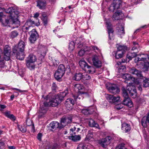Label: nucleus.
I'll return each instance as SVG.
<instances>
[{
    "label": "nucleus",
    "mask_w": 149,
    "mask_h": 149,
    "mask_svg": "<svg viewBox=\"0 0 149 149\" xmlns=\"http://www.w3.org/2000/svg\"><path fill=\"white\" fill-rule=\"evenodd\" d=\"M26 65L30 70L34 69L35 68V65L34 63L26 62Z\"/></svg>",
    "instance_id": "nucleus-38"
},
{
    "label": "nucleus",
    "mask_w": 149,
    "mask_h": 149,
    "mask_svg": "<svg viewBox=\"0 0 149 149\" xmlns=\"http://www.w3.org/2000/svg\"><path fill=\"white\" fill-rule=\"evenodd\" d=\"M60 103V101L56 98V96L54 98L50 100L48 102H44L42 105L41 104L38 117L39 118H41L43 115L46 113L49 107H55L57 106Z\"/></svg>",
    "instance_id": "nucleus-3"
},
{
    "label": "nucleus",
    "mask_w": 149,
    "mask_h": 149,
    "mask_svg": "<svg viewBox=\"0 0 149 149\" xmlns=\"http://www.w3.org/2000/svg\"><path fill=\"white\" fill-rule=\"evenodd\" d=\"M118 32L120 33L124 34L125 33L124 29L123 27L121 26L120 29L118 30Z\"/></svg>",
    "instance_id": "nucleus-55"
},
{
    "label": "nucleus",
    "mask_w": 149,
    "mask_h": 149,
    "mask_svg": "<svg viewBox=\"0 0 149 149\" xmlns=\"http://www.w3.org/2000/svg\"><path fill=\"white\" fill-rule=\"evenodd\" d=\"M71 67L73 69L75 68V66L74 65V64L72 63L71 62L70 63V65H69V69L70 68V67Z\"/></svg>",
    "instance_id": "nucleus-63"
},
{
    "label": "nucleus",
    "mask_w": 149,
    "mask_h": 149,
    "mask_svg": "<svg viewBox=\"0 0 149 149\" xmlns=\"http://www.w3.org/2000/svg\"><path fill=\"white\" fill-rule=\"evenodd\" d=\"M6 107V105H4L0 104V111L2 110L5 109Z\"/></svg>",
    "instance_id": "nucleus-62"
},
{
    "label": "nucleus",
    "mask_w": 149,
    "mask_h": 149,
    "mask_svg": "<svg viewBox=\"0 0 149 149\" xmlns=\"http://www.w3.org/2000/svg\"><path fill=\"white\" fill-rule=\"evenodd\" d=\"M105 97L107 100L110 102L111 103L118 102L120 99V97H114L110 94H106Z\"/></svg>",
    "instance_id": "nucleus-12"
},
{
    "label": "nucleus",
    "mask_w": 149,
    "mask_h": 149,
    "mask_svg": "<svg viewBox=\"0 0 149 149\" xmlns=\"http://www.w3.org/2000/svg\"><path fill=\"white\" fill-rule=\"evenodd\" d=\"M42 20L43 22L44 25H46L47 24V18L46 15L44 14H42Z\"/></svg>",
    "instance_id": "nucleus-46"
},
{
    "label": "nucleus",
    "mask_w": 149,
    "mask_h": 149,
    "mask_svg": "<svg viewBox=\"0 0 149 149\" xmlns=\"http://www.w3.org/2000/svg\"><path fill=\"white\" fill-rule=\"evenodd\" d=\"M93 111V109L86 108L83 109L81 111V112L85 115H88L92 114Z\"/></svg>",
    "instance_id": "nucleus-32"
},
{
    "label": "nucleus",
    "mask_w": 149,
    "mask_h": 149,
    "mask_svg": "<svg viewBox=\"0 0 149 149\" xmlns=\"http://www.w3.org/2000/svg\"><path fill=\"white\" fill-rule=\"evenodd\" d=\"M116 47H117V51H121V52L124 53L127 50V47L125 45H117Z\"/></svg>",
    "instance_id": "nucleus-26"
},
{
    "label": "nucleus",
    "mask_w": 149,
    "mask_h": 149,
    "mask_svg": "<svg viewBox=\"0 0 149 149\" xmlns=\"http://www.w3.org/2000/svg\"><path fill=\"white\" fill-rule=\"evenodd\" d=\"M91 48L96 53H100V50L99 48L96 46H91Z\"/></svg>",
    "instance_id": "nucleus-45"
},
{
    "label": "nucleus",
    "mask_w": 149,
    "mask_h": 149,
    "mask_svg": "<svg viewBox=\"0 0 149 149\" xmlns=\"http://www.w3.org/2000/svg\"><path fill=\"white\" fill-rule=\"evenodd\" d=\"M141 124L144 127H146L149 125V112L146 116H144L141 120Z\"/></svg>",
    "instance_id": "nucleus-15"
},
{
    "label": "nucleus",
    "mask_w": 149,
    "mask_h": 149,
    "mask_svg": "<svg viewBox=\"0 0 149 149\" xmlns=\"http://www.w3.org/2000/svg\"><path fill=\"white\" fill-rule=\"evenodd\" d=\"M3 10L6 13H8L10 15L5 19V24L6 25L8 24H19V21L17 19V15L19 13V11L15 7H11L7 9L3 8Z\"/></svg>",
    "instance_id": "nucleus-2"
},
{
    "label": "nucleus",
    "mask_w": 149,
    "mask_h": 149,
    "mask_svg": "<svg viewBox=\"0 0 149 149\" xmlns=\"http://www.w3.org/2000/svg\"><path fill=\"white\" fill-rule=\"evenodd\" d=\"M124 143H121L118 145L116 148V149H125L126 148L124 146Z\"/></svg>",
    "instance_id": "nucleus-50"
},
{
    "label": "nucleus",
    "mask_w": 149,
    "mask_h": 149,
    "mask_svg": "<svg viewBox=\"0 0 149 149\" xmlns=\"http://www.w3.org/2000/svg\"><path fill=\"white\" fill-rule=\"evenodd\" d=\"M80 93L78 95H74V97L76 101H78L79 100H82L84 97L88 96V94L86 92L83 91H79Z\"/></svg>",
    "instance_id": "nucleus-14"
},
{
    "label": "nucleus",
    "mask_w": 149,
    "mask_h": 149,
    "mask_svg": "<svg viewBox=\"0 0 149 149\" xmlns=\"http://www.w3.org/2000/svg\"><path fill=\"white\" fill-rule=\"evenodd\" d=\"M129 72L132 74L136 75L139 78L141 79H143L145 78L142 74V72L134 67L130 69Z\"/></svg>",
    "instance_id": "nucleus-10"
},
{
    "label": "nucleus",
    "mask_w": 149,
    "mask_h": 149,
    "mask_svg": "<svg viewBox=\"0 0 149 149\" xmlns=\"http://www.w3.org/2000/svg\"><path fill=\"white\" fill-rule=\"evenodd\" d=\"M92 61L94 65L97 68L101 67L102 63L101 61L99 59L98 57L96 55L94 56L92 58Z\"/></svg>",
    "instance_id": "nucleus-16"
},
{
    "label": "nucleus",
    "mask_w": 149,
    "mask_h": 149,
    "mask_svg": "<svg viewBox=\"0 0 149 149\" xmlns=\"http://www.w3.org/2000/svg\"><path fill=\"white\" fill-rule=\"evenodd\" d=\"M72 118L71 117H66L63 118L61 119V121L65 125L67 124L70 123L72 122Z\"/></svg>",
    "instance_id": "nucleus-30"
},
{
    "label": "nucleus",
    "mask_w": 149,
    "mask_h": 149,
    "mask_svg": "<svg viewBox=\"0 0 149 149\" xmlns=\"http://www.w3.org/2000/svg\"><path fill=\"white\" fill-rule=\"evenodd\" d=\"M42 136V134L41 133H39L38 134L37 138L40 141L41 140V137Z\"/></svg>",
    "instance_id": "nucleus-59"
},
{
    "label": "nucleus",
    "mask_w": 149,
    "mask_h": 149,
    "mask_svg": "<svg viewBox=\"0 0 149 149\" xmlns=\"http://www.w3.org/2000/svg\"><path fill=\"white\" fill-rule=\"evenodd\" d=\"M91 76L88 74H86L83 75V79L84 80H87L91 79Z\"/></svg>",
    "instance_id": "nucleus-52"
},
{
    "label": "nucleus",
    "mask_w": 149,
    "mask_h": 149,
    "mask_svg": "<svg viewBox=\"0 0 149 149\" xmlns=\"http://www.w3.org/2000/svg\"><path fill=\"white\" fill-rule=\"evenodd\" d=\"M30 37L29 40L30 43H34L39 37V35L36 30L33 29L29 33Z\"/></svg>",
    "instance_id": "nucleus-5"
},
{
    "label": "nucleus",
    "mask_w": 149,
    "mask_h": 149,
    "mask_svg": "<svg viewBox=\"0 0 149 149\" xmlns=\"http://www.w3.org/2000/svg\"><path fill=\"white\" fill-rule=\"evenodd\" d=\"M89 67H88L86 71L88 72L90 74H93L95 72V70L93 67H91L89 66Z\"/></svg>",
    "instance_id": "nucleus-40"
},
{
    "label": "nucleus",
    "mask_w": 149,
    "mask_h": 149,
    "mask_svg": "<svg viewBox=\"0 0 149 149\" xmlns=\"http://www.w3.org/2000/svg\"><path fill=\"white\" fill-rule=\"evenodd\" d=\"M122 77L126 80L125 81V82H126V81L130 80L132 78V77L130 74L127 73L123 74ZM126 83L127 82H126Z\"/></svg>",
    "instance_id": "nucleus-35"
},
{
    "label": "nucleus",
    "mask_w": 149,
    "mask_h": 149,
    "mask_svg": "<svg viewBox=\"0 0 149 149\" xmlns=\"http://www.w3.org/2000/svg\"><path fill=\"white\" fill-rule=\"evenodd\" d=\"M2 53V50L0 49V71L1 70L2 68H4V58L1 57V54Z\"/></svg>",
    "instance_id": "nucleus-33"
},
{
    "label": "nucleus",
    "mask_w": 149,
    "mask_h": 149,
    "mask_svg": "<svg viewBox=\"0 0 149 149\" xmlns=\"http://www.w3.org/2000/svg\"><path fill=\"white\" fill-rule=\"evenodd\" d=\"M81 40V38H77V40L75 41V44L79 45L78 46V48H81L83 46V44L82 43H81L80 40Z\"/></svg>",
    "instance_id": "nucleus-42"
},
{
    "label": "nucleus",
    "mask_w": 149,
    "mask_h": 149,
    "mask_svg": "<svg viewBox=\"0 0 149 149\" xmlns=\"http://www.w3.org/2000/svg\"><path fill=\"white\" fill-rule=\"evenodd\" d=\"M62 72L59 71L58 70H56L54 74L55 78L58 81H60L61 80V78L64 75Z\"/></svg>",
    "instance_id": "nucleus-25"
},
{
    "label": "nucleus",
    "mask_w": 149,
    "mask_h": 149,
    "mask_svg": "<svg viewBox=\"0 0 149 149\" xmlns=\"http://www.w3.org/2000/svg\"><path fill=\"white\" fill-rule=\"evenodd\" d=\"M70 134L71 136H68V138L69 139L74 142L80 140L81 137L80 135H75V133H72Z\"/></svg>",
    "instance_id": "nucleus-23"
},
{
    "label": "nucleus",
    "mask_w": 149,
    "mask_h": 149,
    "mask_svg": "<svg viewBox=\"0 0 149 149\" xmlns=\"http://www.w3.org/2000/svg\"><path fill=\"white\" fill-rule=\"evenodd\" d=\"M121 125V129L123 130V132L127 133L130 130L131 127L130 124L124 123H122Z\"/></svg>",
    "instance_id": "nucleus-18"
},
{
    "label": "nucleus",
    "mask_w": 149,
    "mask_h": 149,
    "mask_svg": "<svg viewBox=\"0 0 149 149\" xmlns=\"http://www.w3.org/2000/svg\"><path fill=\"white\" fill-rule=\"evenodd\" d=\"M79 64L80 67L84 70L86 71L87 69L89 67V65L84 60H80L79 62Z\"/></svg>",
    "instance_id": "nucleus-24"
},
{
    "label": "nucleus",
    "mask_w": 149,
    "mask_h": 149,
    "mask_svg": "<svg viewBox=\"0 0 149 149\" xmlns=\"http://www.w3.org/2000/svg\"><path fill=\"white\" fill-rule=\"evenodd\" d=\"M89 125L91 127H95L99 129L100 127L98 124L92 119H89L88 120Z\"/></svg>",
    "instance_id": "nucleus-28"
},
{
    "label": "nucleus",
    "mask_w": 149,
    "mask_h": 149,
    "mask_svg": "<svg viewBox=\"0 0 149 149\" xmlns=\"http://www.w3.org/2000/svg\"><path fill=\"white\" fill-rule=\"evenodd\" d=\"M111 139V137L110 136H107L105 138L99 140L98 143L103 147L106 148L107 146L110 143V141Z\"/></svg>",
    "instance_id": "nucleus-11"
},
{
    "label": "nucleus",
    "mask_w": 149,
    "mask_h": 149,
    "mask_svg": "<svg viewBox=\"0 0 149 149\" xmlns=\"http://www.w3.org/2000/svg\"><path fill=\"white\" fill-rule=\"evenodd\" d=\"M68 104L70 103L72 105H73L74 103V100L72 98H69L67 99L65 102V104H68Z\"/></svg>",
    "instance_id": "nucleus-49"
},
{
    "label": "nucleus",
    "mask_w": 149,
    "mask_h": 149,
    "mask_svg": "<svg viewBox=\"0 0 149 149\" xmlns=\"http://www.w3.org/2000/svg\"><path fill=\"white\" fill-rule=\"evenodd\" d=\"M76 129V128L75 127H74L73 128L70 129V134H72V133H73V134L75 133H74V131H75Z\"/></svg>",
    "instance_id": "nucleus-61"
},
{
    "label": "nucleus",
    "mask_w": 149,
    "mask_h": 149,
    "mask_svg": "<svg viewBox=\"0 0 149 149\" xmlns=\"http://www.w3.org/2000/svg\"><path fill=\"white\" fill-rule=\"evenodd\" d=\"M74 43L73 41H71L70 42L69 45V48L70 50L72 51L74 48Z\"/></svg>",
    "instance_id": "nucleus-47"
},
{
    "label": "nucleus",
    "mask_w": 149,
    "mask_h": 149,
    "mask_svg": "<svg viewBox=\"0 0 149 149\" xmlns=\"http://www.w3.org/2000/svg\"><path fill=\"white\" fill-rule=\"evenodd\" d=\"M18 35V33L16 31H13L10 34V37L12 38H14L16 37Z\"/></svg>",
    "instance_id": "nucleus-44"
},
{
    "label": "nucleus",
    "mask_w": 149,
    "mask_h": 149,
    "mask_svg": "<svg viewBox=\"0 0 149 149\" xmlns=\"http://www.w3.org/2000/svg\"><path fill=\"white\" fill-rule=\"evenodd\" d=\"M121 0H114L113 2L110 6L109 10L111 12H114L120 7Z\"/></svg>",
    "instance_id": "nucleus-7"
},
{
    "label": "nucleus",
    "mask_w": 149,
    "mask_h": 149,
    "mask_svg": "<svg viewBox=\"0 0 149 149\" xmlns=\"http://www.w3.org/2000/svg\"><path fill=\"white\" fill-rule=\"evenodd\" d=\"M147 58H141L139 57H136L134 61L135 63H137L140 61H144L143 64V68L145 71H147L149 69V62L146 61Z\"/></svg>",
    "instance_id": "nucleus-9"
},
{
    "label": "nucleus",
    "mask_w": 149,
    "mask_h": 149,
    "mask_svg": "<svg viewBox=\"0 0 149 149\" xmlns=\"http://www.w3.org/2000/svg\"><path fill=\"white\" fill-rule=\"evenodd\" d=\"M26 124L28 126H31L33 129L34 128V125L32 121L29 118L26 119Z\"/></svg>",
    "instance_id": "nucleus-41"
},
{
    "label": "nucleus",
    "mask_w": 149,
    "mask_h": 149,
    "mask_svg": "<svg viewBox=\"0 0 149 149\" xmlns=\"http://www.w3.org/2000/svg\"><path fill=\"white\" fill-rule=\"evenodd\" d=\"M56 88L57 86L56 84L54 83H53L52 84V91H53L54 92H55L56 90Z\"/></svg>",
    "instance_id": "nucleus-57"
},
{
    "label": "nucleus",
    "mask_w": 149,
    "mask_h": 149,
    "mask_svg": "<svg viewBox=\"0 0 149 149\" xmlns=\"http://www.w3.org/2000/svg\"><path fill=\"white\" fill-rule=\"evenodd\" d=\"M57 70L64 74L65 71V66L63 64L60 65L58 67Z\"/></svg>",
    "instance_id": "nucleus-36"
},
{
    "label": "nucleus",
    "mask_w": 149,
    "mask_h": 149,
    "mask_svg": "<svg viewBox=\"0 0 149 149\" xmlns=\"http://www.w3.org/2000/svg\"><path fill=\"white\" fill-rule=\"evenodd\" d=\"M68 93L67 90H65L64 91L60 93L59 94H58L56 96V98L60 101L61 102L63 100L64 97L66 96Z\"/></svg>",
    "instance_id": "nucleus-22"
},
{
    "label": "nucleus",
    "mask_w": 149,
    "mask_h": 149,
    "mask_svg": "<svg viewBox=\"0 0 149 149\" xmlns=\"http://www.w3.org/2000/svg\"><path fill=\"white\" fill-rule=\"evenodd\" d=\"M118 51H117L115 53V57L116 58L119 59L122 58L124 53L121 52L120 53H118Z\"/></svg>",
    "instance_id": "nucleus-43"
},
{
    "label": "nucleus",
    "mask_w": 149,
    "mask_h": 149,
    "mask_svg": "<svg viewBox=\"0 0 149 149\" xmlns=\"http://www.w3.org/2000/svg\"><path fill=\"white\" fill-rule=\"evenodd\" d=\"M123 108V107L121 106L120 104H118L115 107V109L118 110L120 109Z\"/></svg>",
    "instance_id": "nucleus-58"
},
{
    "label": "nucleus",
    "mask_w": 149,
    "mask_h": 149,
    "mask_svg": "<svg viewBox=\"0 0 149 149\" xmlns=\"http://www.w3.org/2000/svg\"><path fill=\"white\" fill-rule=\"evenodd\" d=\"M74 88L76 90H77V91L79 92V91H80L81 90H82L84 88V87L81 84H77L74 85Z\"/></svg>",
    "instance_id": "nucleus-34"
},
{
    "label": "nucleus",
    "mask_w": 149,
    "mask_h": 149,
    "mask_svg": "<svg viewBox=\"0 0 149 149\" xmlns=\"http://www.w3.org/2000/svg\"><path fill=\"white\" fill-rule=\"evenodd\" d=\"M51 94L52 93H50L47 96L45 97L44 95H42V98L46 99V100H47L48 99H50Z\"/></svg>",
    "instance_id": "nucleus-56"
},
{
    "label": "nucleus",
    "mask_w": 149,
    "mask_h": 149,
    "mask_svg": "<svg viewBox=\"0 0 149 149\" xmlns=\"http://www.w3.org/2000/svg\"><path fill=\"white\" fill-rule=\"evenodd\" d=\"M25 45V42L21 40L18 43L17 46H14L13 49V53L16 55L17 58L19 60H23L24 59Z\"/></svg>",
    "instance_id": "nucleus-4"
},
{
    "label": "nucleus",
    "mask_w": 149,
    "mask_h": 149,
    "mask_svg": "<svg viewBox=\"0 0 149 149\" xmlns=\"http://www.w3.org/2000/svg\"><path fill=\"white\" fill-rule=\"evenodd\" d=\"M58 123L57 122L53 121L50 123L49 125L51 128L52 129H55L58 128Z\"/></svg>",
    "instance_id": "nucleus-37"
},
{
    "label": "nucleus",
    "mask_w": 149,
    "mask_h": 149,
    "mask_svg": "<svg viewBox=\"0 0 149 149\" xmlns=\"http://www.w3.org/2000/svg\"><path fill=\"white\" fill-rule=\"evenodd\" d=\"M87 50H84L83 49H81L79 52V54L80 56H83L84 53L85 51H86Z\"/></svg>",
    "instance_id": "nucleus-53"
},
{
    "label": "nucleus",
    "mask_w": 149,
    "mask_h": 149,
    "mask_svg": "<svg viewBox=\"0 0 149 149\" xmlns=\"http://www.w3.org/2000/svg\"><path fill=\"white\" fill-rule=\"evenodd\" d=\"M52 62L53 65L55 66L57 65L59 63V61L55 59L52 60Z\"/></svg>",
    "instance_id": "nucleus-54"
},
{
    "label": "nucleus",
    "mask_w": 149,
    "mask_h": 149,
    "mask_svg": "<svg viewBox=\"0 0 149 149\" xmlns=\"http://www.w3.org/2000/svg\"><path fill=\"white\" fill-rule=\"evenodd\" d=\"M122 90L124 98L123 104L130 107H132L133 106V103L129 97L127 91L129 92L130 95L132 98H135L137 95L135 86L132 85V83H129V85L127 86L126 89L125 87H123Z\"/></svg>",
    "instance_id": "nucleus-1"
},
{
    "label": "nucleus",
    "mask_w": 149,
    "mask_h": 149,
    "mask_svg": "<svg viewBox=\"0 0 149 149\" xmlns=\"http://www.w3.org/2000/svg\"><path fill=\"white\" fill-rule=\"evenodd\" d=\"M106 88L108 91L111 93L116 94L120 92L119 89L116 85L107 86Z\"/></svg>",
    "instance_id": "nucleus-13"
},
{
    "label": "nucleus",
    "mask_w": 149,
    "mask_h": 149,
    "mask_svg": "<svg viewBox=\"0 0 149 149\" xmlns=\"http://www.w3.org/2000/svg\"><path fill=\"white\" fill-rule=\"evenodd\" d=\"M122 15L121 11H117L113 15L112 19L113 20H118L122 18Z\"/></svg>",
    "instance_id": "nucleus-19"
},
{
    "label": "nucleus",
    "mask_w": 149,
    "mask_h": 149,
    "mask_svg": "<svg viewBox=\"0 0 149 149\" xmlns=\"http://www.w3.org/2000/svg\"><path fill=\"white\" fill-rule=\"evenodd\" d=\"M5 116L7 118H10L11 120L15 121L16 120L15 117L13 114H10V111H6L3 113Z\"/></svg>",
    "instance_id": "nucleus-27"
},
{
    "label": "nucleus",
    "mask_w": 149,
    "mask_h": 149,
    "mask_svg": "<svg viewBox=\"0 0 149 149\" xmlns=\"http://www.w3.org/2000/svg\"><path fill=\"white\" fill-rule=\"evenodd\" d=\"M35 22L30 19L27 20L24 25L22 26L23 31L25 32L28 31L31 27L35 24Z\"/></svg>",
    "instance_id": "nucleus-8"
},
{
    "label": "nucleus",
    "mask_w": 149,
    "mask_h": 149,
    "mask_svg": "<svg viewBox=\"0 0 149 149\" xmlns=\"http://www.w3.org/2000/svg\"><path fill=\"white\" fill-rule=\"evenodd\" d=\"M68 93L67 90H65L64 91L60 93L59 94H58L56 96V98L60 101L61 102L63 100L64 97L66 96Z\"/></svg>",
    "instance_id": "nucleus-21"
},
{
    "label": "nucleus",
    "mask_w": 149,
    "mask_h": 149,
    "mask_svg": "<svg viewBox=\"0 0 149 149\" xmlns=\"http://www.w3.org/2000/svg\"><path fill=\"white\" fill-rule=\"evenodd\" d=\"M4 59L6 61H8L10 59V54L11 53V48L8 45H6L3 48Z\"/></svg>",
    "instance_id": "nucleus-6"
},
{
    "label": "nucleus",
    "mask_w": 149,
    "mask_h": 149,
    "mask_svg": "<svg viewBox=\"0 0 149 149\" xmlns=\"http://www.w3.org/2000/svg\"><path fill=\"white\" fill-rule=\"evenodd\" d=\"M125 2H122L121 0V3L120 4V7H121L122 6H125Z\"/></svg>",
    "instance_id": "nucleus-64"
},
{
    "label": "nucleus",
    "mask_w": 149,
    "mask_h": 149,
    "mask_svg": "<svg viewBox=\"0 0 149 149\" xmlns=\"http://www.w3.org/2000/svg\"><path fill=\"white\" fill-rule=\"evenodd\" d=\"M37 6L40 9H44L47 5L46 1L45 0H39L37 1Z\"/></svg>",
    "instance_id": "nucleus-17"
},
{
    "label": "nucleus",
    "mask_w": 149,
    "mask_h": 149,
    "mask_svg": "<svg viewBox=\"0 0 149 149\" xmlns=\"http://www.w3.org/2000/svg\"><path fill=\"white\" fill-rule=\"evenodd\" d=\"M107 25V31L109 34V39H111V38L113 36V30L111 26V25L110 23L106 22Z\"/></svg>",
    "instance_id": "nucleus-20"
},
{
    "label": "nucleus",
    "mask_w": 149,
    "mask_h": 149,
    "mask_svg": "<svg viewBox=\"0 0 149 149\" xmlns=\"http://www.w3.org/2000/svg\"><path fill=\"white\" fill-rule=\"evenodd\" d=\"M18 129L22 132H26V127L24 126H22L20 125L18 126Z\"/></svg>",
    "instance_id": "nucleus-48"
},
{
    "label": "nucleus",
    "mask_w": 149,
    "mask_h": 149,
    "mask_svg": "<svg viewBox=\"0 0 149 149\" xmlns=\"http://www.w3.org/2000/svg\"><path fill=\"white\" fill-rule=\"evenodd\" d=\"M83 75L82 73L80 72H78L75 74L73 77V79L76 81H79L81 79H83Z\"/></svg>",
    "instance_id": "nucleus-29"
},
{
    "label": "nucleus",
    "mask_w": 149,
    "mask_h": 149,
    "mask_svg": "<svg viewBox=\"0 0 149 149\" xmlns=\"http://www.w3.org/2000/svg\"><path fill=\"white\" fill-rule=\"evenodd\" d=\"M137 52H133L131 53L130 54L132 56L133 58H134V57H136L137 56Z\"/></svg>",
    "instance_id": "nucleus-60"
},
{
    "label": "nucleus",
    "mask_w": 149,
    "mask_h": 149,
    "mask_svg": "<svg viewBox=\"0 0 149 149\" xmlns=\"http://www.w3.org/2000/svg\"><path fill=\"white\" fill-rule=\"evenodd\" d=\"M65 125L64 123H63L61 120V122L60 123H58V128L59 129H61L63 128L64 127Z\"/></svg>",
    "instance_id": "nucleus-51"
},
{
    "label": "nucleus",
    "mask_w": 149,
    "mask_h": 149,
    "mask_svg": "<svg viewBox=\"0 0 149 149\" xmlns=\"http://www.w3.org/2000/svg\"><path fill=\"white\" fill-rule=\"evenodd\" d=\"M143 86L145 88H146L149 86V78H145L143 81Z\"/></svg>",
    "instance_id": "nucleus-39"
},
{
    "label": "nucleus",
    "mask_w": 149,
    "mask_h": 149,
    "mask_svg": "<svg viewBox=\"0 0 149 149\" xmlns=\"http://www.w3.org/2000/svg\"><path fill=\"white\" fill-rule=\"evenodd\" d=\"M36 60V56L33 54L29 55V57L26 60V62H30L31 63H34Z\"/></svg>",
    "instance_id": "nucleus-31"
}]
</instances>
